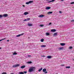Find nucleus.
<instances>
[{
  "mask_svg": "<svg viewBox=\"0 0 74 74\" xmlns=\"http://www.w3.org/2000/svg\"><path fill=\"white\" fill-rule=\"evenodd\" d=\"M34 69H35V67H31L30 68V69H29L28 71L29 72H32V71H34Z\"/></svg>",
  "mask_w": 74,
  "mask_h": 74,
  "instance_id": "nucleus-1",
  "label": "nucleus"
},
{
  "mask_svg": "<svg viewBox=\"0 0 74 74\" xmlns=\"http://www.w3.org/2000/svg\"><path fill=\"white\" fill-rule=\"evenodd\" d=\"M19 66H20V64H16L14 65H13V67H18Z\"/></svg>",
  "mask_w": 74,
  "mask_h": 74,
  "instance_id": "nucleus-2",
  "label": "nucleus"
},
{
  "mask_svg": "<svg viewBox=\"0 0 74 74\" xmlns=\"http://www.w3.org/2000/svg\"><path fill=\"white\" fill-rule=\"evenodd\" d=\"M43 16H44V15L41 14L38 17H39V18H42V17H43Z\"/></svg>",
  "mask_w": 74,
  "mask_h": 74,
  "instance_id": "nucleus-3",
  "label": "nucleus"
},
{
  "mask_svg": "<svg viewBox=\"0 0 74 74\" xmlns=\"http://www.w3.org/2000/svg\"><path fill=\"white\" fill-rule=\"evenodd\" d=\"M51 7H49V6L46 7V10H49V9H51Z\"/></svg>",
  "mask_w": 74,
  "mask_h": 74,
  "instance_id": "nucleus-4",
  "label": "nucleus"
},
{
  "mask_svg": "<svg viewBox=\"0 0 74 74\" xmlns=\"http://www.w3.org/2000/svg\"><path fill=\"white\" fill-rule=\"evenodd\" d=\"M40 47L42 48H45V47H47V46L46 45H41Z\"/></svg>",
  "mask_w": 74,
  "mask_h": 74,
  "instance_id": "nucleus-5",
  "label": "nucleus"
},
{
  "mask_svg": "<svg viewBox=\"0 0 74 74\" xmlns=\"http://www.w3.org/2000/svg\"><path fill=\"white\" fill-rule=\"evenodd\" d=\"M27 25L28 26L30 27V26H32L33 24H31V23H28V24Z\"/></svg>",
  "mask_w": 74,
  "mask_h": 74,
  "instance_id": "nucleus-6",
  "label": "nucleus"
},
{
  "mask_svg": "<svg viewBox=\"0 0 74 74\" xmlns=\"http://www.w3.org/2000/svg\"><path fill=\"white\" fill-rule=\"evenodd\" d=\"M47 58L48 59H51V58H52V56H47Z\"/></svg>",
  "mask_w": 74,
  "mask_h": 74,
  "instance_id": "nucleus-7",
  "label": "nucleus"
},
{
  "mask_svg": "<svg viewBox=\"0 0 74 74\" xmlns=\"http://www.w3.org/2000/svg\"><path fill=\"white\" fill-rule=\"evenodd\" d=\"M55 1V0H52V1H48L47 3H51V2H53V1Z\"/></svg>",
  "mask_w": 74,
  "mask_h": 74,
  "instance_id": "nucleus-8",
  "label": "nucleus"
},
{
  "mask_svg": "<svg viewBox=\"0 0 74 74\" xmlns=\"http://www.w3.org/2000/svg\"><path fill=\"white\" fill-rule=\"evenodd\" d=\"M27 14H29V13L27 12H25L24 13V14L25 15H27Z\"/></svg>",
  "mask_w": 74,
  "mask_h": 74,
  "instance_id": "nucleus-9",
  "label": "nucleus"
},
{
  "mask_svg": "<svg viewBox=\"0 0 74 74\" xmlns=\"http://www.w3.org/2000/svg\"><path fill=\"white\" fill-rule=\"evenodd\" d=\"M60 45L61 46H64L65 45V43H61L60 44Z\"/></svg>",
  "mask_w": 74,
  "mask_h": 74,
  "instance_id": "nucleus-10",
  "label": "nucleus"
},
{
  "mask_svg": "<svg viewBox=\"0 0 74 74\" xmlns=\"http://www.w3.org/2000/svg\"><path fill=\"white\" fill-rule=\"evenodd\" d=\"M63 49V47H60L58 48V50H62Z\"/></svg>",
  "mask_w": 74,
  "mask_h": 74,
  "instance_id": "nucleus-11",
  "label": "nucleus"
},
{
  "mask_svg": "<svg viewBox=\"0 0 74 74\" xmlns=\"http://www.w3.org/2000/svg\"><path fill=\"white\" fill-rule=\"evenodd\" d=\"M53 13V12H49L47 13V14H52Z\"/></svg>",
  "mask_w": 74,
  "mask_h": 74,
  "instance_id": "nucleus-12",
  "label": "nucleus"
},
{
  "mask_svg": "<svg viewBox=\"0 0 74 74\" xmlns=\"http://www.w3.org/2000/svg\"><path fill=\"white\" fill-rule=\"evenodd\" d=\"M51 31L52 32H55L56 31V29H52L51 30Z\"/></svg>",
  "mask_w": 74,
  "mask_h": 74,
  "instance_id": "nucleus-13",
  "label": "nucleus"
},
{
  "mask_svg": "<svg viewBox=\"0 0 74 74\" xmlns=\"http://www.w3.org/2000/svg\"><path fill=\"white\" fill-rule=\"evenodd\" d=\"M8 16V14H4L3 15V16L4 17H7Z\"/></svg>",
  "mask_w": 74,
  "mask_h": 74,
  "instance_id": "nucleus-14",
  "label": "nucleus"
},
{
  "mask_svg": "<svg viewBox=\"0 0 74 74\" xmlns=\"http://www.w3.org/2000/svg\"><path fill=\"white\" fill-rule=\"evenodd\" d=\"M46 71H47V69H44L42 70L43 72H45Z\"/></svg>",
  "mask_w": 74,
  "mask_h": 74,
  "instance_id": "nucleus-15",
  "label": "nucleus"
},
{
  "mask_svg": "<svg viewBox=\"0 0 74 74\" xmlns=\"http://www.w3.org/2000/svg\"><path fill=\"white\" fill-rule=\"evenodd\" d=\"M46 36H49L50 35V34H49V33H46Z\"/></svg>",
  "mask_w": 74,
  "mask_h": 74,
  "instance_id": "nucleus-16",
  "label": "nucleus"
},
{
  "mask_svg": "<svg viewBox=\"0 0 74 74\" xmlns=\"http://www.w3.org/2000/svg\"><path fill=\"white\" fill-rule=\"evenodd\" d=\"M25 67V66H23L21 67V69H24Z\"/></svg>",
  "mask_w": 74,
  "mask_h": 74,
  "instance_id": "nucleus-17",
  "label": "nucleus"
},
{
  "mask_svg": "<svg viewBox=\"0 0 74 74\" xmlns=\"http://www.w3.org/2000/svg\"><path fill=\"white\" fill-rule=\"evenodd\" d=\"M19 74H25L23 72H21L19 73Z\"/></svg>",
  "mask_w": 74,
  "mask_h": 74,
  "instance_id": "nucleus-18",
  "label": "nucleus"
},
{
  "mask_svg": "<svg viewBox=\"0 0 74 74\" xmlns=\"http://www.w3.org/2000/svg\"><path fill=\"white\" fill-rule=\"evenodd\" d=\"M29 3H33V1H29Z\"/></svg>",
  "mask_w": 74,
  "mask_h": 74,
  "instance_id": "nucleus-19",
  "label": "nucleus"
},
{
  "mask_svg": "<svg viewBox=\"0 0 74 74\" xmlns=\"http://www.w3.org/2000/svg\"><path fill=\"white\" fill-rule=\"evenodd\" d=\"M13 55H17V53H16V51H15V52H14V53H13Z\"/></svg>",
  "mask_w": 74,
  "mask_h": 74,
  "instance_id": "nucleus-20",
  "label": "nucleus"
},
{
  "mask_svg": "<svg viewBox=\"0 0 74 74\" xmlns=\"http://www.w3.org/2000/svg\"><path fill=\"white\" fill-rule=\"evenodd\" d=\"M42 70V68H41L40 69H39L38 71L39 72L41 71V70Z\"/></svg>",
  "mask_w": 74,
  "mask_h": 74,
  "instance_id": "nucleus-21",
  "label": "nucleus"
},
{
  "mask_svg": "<svg viewBox=\"0 0 74 74\" xmlns=\"http://www.w3.org/2000/svg\"><path fill=\"white\" fill-rule=\"evenodd\" d=\"M41 42H44V39H42L40 40Z\"/></svg>",
  "mask_w": 74,
  "mask_h": 74,
  "instance_id": "nucleus-22",
  "label": "nucleus"
},
{
  "mask_svg": "<svg viewBox=\"0 0 74 74\" xmlns=\"http://www.w3.org/2000/svg\"><path fill=\"white\" fill-rule=\"evenodd\" d=\"M66 68L67 69H70V66H66Z\"/></svg>",
  "mask_w": 74,
  "mask_h": 74,
  "instance_id": "nucleus-23",
  "label": "nucleus"
},
{
  "mask_svg": "<svg viewBox=\"0 0 74 74\" xmlns=\"http://www.w3.org/2000/svg\"><path fill=\"white\" fill-rule=\"evenodd\" d=\"M20 36H21V35H20V34H18V35H17V36H16V37H20Z\"/></svg>",
  "mask_w": 74,
  "mask_h": 74,
  "instance_id": "nucleus-24",
  "label": "nucleus"
},
{
  "mask_svg": "<svg viewBox=\"0 0 74 74\" xmlns=\"http://www.w3.org/2000/svg\"><path fill=\"white\" fill-rule=\"evenodd\" d=\"M5 39H6V38H4L2 40H0V41H2V40H5Z\"/></svg>",
  "mask_w": 74,
  "mask_h": 74,
  "instance_id": "nucleus-25",
  "label": "nucleus"
},
{
  "mask_svg": "<svg viewBox=\"0 0 74 74\" xmlns=\"http://www.w3.org/2000/svg\"><path fill=\"white\" fill-rule=\"evenodd\" d=\"M20 34V36H23V34H24V33H22Z\"/></svg>",
  "mask_w": 74,
  "mask_h": 74,
  "instance_id": "nucleus-26",
  "label": "nucleus"
},
{
  "mask_svg": "<svg viewBox=\"0 0 74 74\" xmlns=\"http://www.w3.org/2000/svg\"><path fill=\"white\" fill-rule=\"evenodd\" d=\"M7 73L6 72H3L2 74H6Z\"/></svg>",
  "mask_w": 74,
  "mask_h": 74,
  "instance_id": "nucleus-27",
  "label": "nucleus"
},
{
  "mask_svg": "<svg viewBox=\"0 0 74 74\" xmlns=\"http://www.w3.org/2000/svg\"><path fill=\"white\" fill-rule=\"evenodd\" d=\"M32 63V61H29L28 62V63L29 64Z\"/></svg>",
  "mask_w": 74,
  "mask_h": 74,
  "instance_id": "nucleus-28",
  "label": "nucleus"
},
{
  "mask_svg": "<svg viewBox=\"0 0 74 74\" xmlns=\"http://www.w3.org/2000/svg\"><path fill=\"white\" fill-rule=\"evenodd\" d=\"M3 17V16L1 15H0V18H1Z\"/></svg>",
  "mask_w": 74,
  "mask_h": 74,
  "instance_id": "nucleus-29",
  "label": "nucleus"
},
{
  "mask_svg": "<svg viewBox=\"0 0 74 74\" xmlns=\"http://www.w3.org/2000/svg\"><path fill=\"white\" fill-rule=\"evenodd\" d=\"M27 21H29V20H30V18H28L27 19Z\"/></svg>",
  "mask_w": 74,
  "mask_h": 74,
  "instance_id": "nucleus-30",
  "label": "nucleus"
},
{
  "mask_svg": "<svg viewBox=\"0 0 74 74\" xmlns=\"http://www.w3.org/2000/svg\"><path fill=\"white\" fill-rule=\"evenodd\" d=\"M24 73H25V74H26L27 73V72L26 71H24L23 72Z\"/></svg>",
  "mask_w": 74,
  "mask_h": 74,
  "instance_id": "nucleus-31",
  "label": "nucleus"
},
{
  "mask_svg": "<svg viewBox=\"0 0 74 74\" xmlns=\"http://www.w3.org/2000/svg\"><path fill=\"white\" fill-rule=\"evenodd\" d=\"M57 35V33H55L54 34V36H56Z\"/></svg>",
  "mask_w": 74,
  "mask_h": 74,
  "instance_id": "nucleus-32",
  "label": "nucleus"
},
{
  "mask_svg": "<svg viewBox=\"0 0 74 74\" xmlns=\"http://www.w3.org/2000/svg\"><path fill=\"white\" fill-rule=\"evenodd\" d=\"M26 4H29V2H26Z\"/></svg>",
  "mask_w": 74,
  "mask_h": 74,
  "instance_id": "nucleus-33",
  "label": "nucleus"
},
{
  "mask_svg": "<svg viewBox=\"0 0 74 74\" xmlns=\"http://www.w3.org/2000/svg\"><path fill=\"white\" fill-rule=\"evenodd\" d=\"M73 48V47L71 46H70L69 47V49H71V48Z\"/></svg>",
  "mask_w": 74,
  "mask_h": 74,
  "instance_id": "nucleus-34",
  "label": "nucleus"
},
{
  "mask_svg": "<svg viewBox=\"0 0 74 74\" xmlns=\"http://www.w3.org/2000/svg\"><path fill=\"white\" fill-rule=\"evenodd\" d=\"M74 22V20H71V22Z\"/></svg>",
  "mask_w": 74,
  "mask_h": 74,
  "instance_id": "nucleus-35",
  "label": "nucleus"
},
{
  "mask_svg": "<svg viewBox=\"0 0 74 74\" xmlns=\"http://www.w3.org/2000/svg\"><path fill=\"white\" fill-rule=\"evenodd\" d=\"M61 66H64V64H61Z\"/></svg>",
  "mask_w": 74,
  "mask_h": 74,
  "instance_id": "nucleus-36",
  "label": "nucleus"
},
{
  "mask_svg": "<svg viewBox=\"0 0 74 74\" xmlns=\"http://www.w3.org/2000/svg\"><path fill=\"white\" fill-rule=\"evenodd\" d=\"M31 56H30V55H28V57H31Z\"/></svg>",
  "mask_w": 74,
  "mask_h": 74,
  "instance_id": "nucleus-37",
  "label": "nucleus"
},
{
  "mask_svg": "<svg viewBox=\"0 0 74 74\" xmlns=\"http://www.w3.org/2000/svg\"><path fill=\"white\" fill-rule=\"evenodd\" d=\"M71 4H74V2H73L71 3Z\"/></svg>",
  "mask_w": 74,
  "mask_h": 74,
  "instance_id": "nucleus-38",
  "label": "nucleus"
},
{
  "mask_svg": "<svg viewBox=\"0 0 74 74\" xmlns=\"http://www.w3.org/2000/svg\"><path fill=\"white\" fill-rule=\"evenodd\" d=\"M43 25H40V27H42V26H43Z\"/></svg>",
  "mask_w": 74,
  "mask_h": 74,
  "instance_id": "nucleus-39",
  "label": "nucleus"
},
{
  "mask_svg": "<svg viewBox=\"0 0 74 74\" xmlns=\"http://www.w3.org/2000/svg\"><path fill=\"white\" fill-rule=\"evenodd\" d=\"M27 21V19H25L24 20V21Z\"/></svg>",
  "mask_w": 74,
  "mask_h": 74,
  "instance_id": "nucleus-40",
  "label": "nucleus"
},
{
  "mask_svg": "<svg viewBox=\"0 0 74 74\" xmlns=\"http://www.w3.org/2000/svg\"><path fill=\"white\" fill-rule=\"evenodd\" d=\"M52 24V23H49V25H50L51 24Z\"/></svg>",
  "mask_w": 74,
  "mask_h": 74,
  "instance_id": "nucleus-41",
  "label": "nucleus"
},
{
  "mask_svg": "<svg viewBox=\"0 0 74 74\" xmlns=\"http://www.w3.org/2000/svg\"><path fill=\"white\" fill-rule=\"evenodd\" d=\"M45 74H46V73H48V72H45Z\"/></svg>",
  "mask_w": 74,
  "mask_h": 74,
  "instance_id": "nucleus-42",
  "label": "nucleus"
},
{
  "mask_svg": "<svg viewBox=\"0 0 74 74\" xmlns=\"http://www.w3.org/2000/svg\"><path fill=\"white\" fill-rule=\"evenodd\" d=\"M23 7H25V6L24 5H23Z\"/></svg>",
  "mask_w": 74,
  "mask_h": 74,
  "instance_id": "nucleus-43",
  "label": "nucleus"
},
{
  "mask_svg": "<svg viewBox=\"0 0 74 74\" xmlns=\"http://www.w3.org/2000/svg\"><path fill=\"white\" fill-rule=\"evenodd\" d=\"M10 41V40H7V42H8V41Z\"/></svg>",
  "mask_w": 74,
  "mask_h": 74,
  "instance_id": "nucleus-44",
  "label": "nucleus"
},
{
  "mask_svg": "<svg viewBox=\"0 0 74 74\" xmlns=\"http://www.w3.org/2000/svg\"><path fill=\"white\" fill-rule=\"evenodd\" d=\"M46 1H49V0H45Z\"/></svg>",
  "mask_w": 74,
  "mask_h": 74,
  "instance_id": "nucleus-45",
  "label": "nucleus"
},
{
  "mask_svg": "<svg viewBox=\"0 0 74 74\" xmlns=\"http://www.w3.org/2000/svg\"><path fill=\"white\" fill-rule=\"evenodd\" d=\"M60 12V13H61L62 12H61V11H60V12Z\"/></svg>",
  "mask_w": 74,
  "mask_h": 74,
  "instance_id": "nucleus-46",
  "label": "nucleus"
},
{
  "mask_svg": "<svg viewBox=\"0 0 74 74\" xmlns=\"http://www.w3.org/2000/svg\"><path fill=\"white\" fill-rule=\"evenodd\" d=\"M1 49V48L0 47V49Z\"/></svg>",
  "mask_w": 74,
  "mask_h": 74,
  "instance_id": "nucleus-47",
  "label": "nucleus"
},
{
  "mask_svg": "<svg viewBox=\"0 0 74 74\" xmlns=\"http://www.w3.org/2000/svg\"><path fill=\"white\" fill-rule=\"evenodd\" d=\"M61 1H63V0H61Z\"/></svg>",
  "mask_w": 74,
  "mask_h": 74,
  "instance_id": "nucleus-48",
  "label": "nucleus"
},
{
  "mask_svg": "<svg viewBox=\"0 0 74 74\" xmlns=\"http://www.w3.org/2000/svg\"><path fill=\"white\" fill-rule=\"evenodd\" d=\"M30 38V37H28V38Z\"/></svg>",
  "mask_w": 74,
  "mask_h": 74,
  "instance_id": "nucleus-49",
  "label": "nucleus"
}]
</instances>
